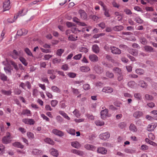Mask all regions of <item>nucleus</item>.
<instances>
[{"label": "nucleus", "instance_id": "obj_1", "mask_svg": "<svg viewBox=\"0 0 157 157\" xmlns=\"http://www.w3.org/2000/svg\"><path fill=\"white\" fill-rule=\"evenodd\" d=\"M13 137L11 136V134L9 132H7L6 136L2 138V142L5 144H9L11 142V139Z\"/></svg>", "mask_w": 157, "mask_h": 157}, {"label": "nucleus", "instance_id": "obj_2", "mask_svg": "<svg viewBox=\"0 0 157 157\" xmlns=\"http://www.w3.org/2000/svg\"><path fill=\"white\" fill-rule=\"evenodd\" d=\"M10 0L5 1L3 3V12L9 10L11 7L10 5Z\"/></svg>", "mask_w": 157, "mask_h": 157}, {"label": "nucleus", "instance_id": "obj_3", "mask_svg": "<svg viewBox=\"0 0 157 157\" xmlns=\"http://www.w3.org/2000/svg\"><path fill=\"white\" fill-rule=\"evenodd\" d=\"M110 135L109 133L107 132L103 133L100 135L99 138L101 140H106L108 139L110 137Z\"/></svg>", "mask_w": 157, "mask_h": 157}, {"label": "nucleus", "instance_id": "obj_4", "mask_svg": "<svg viewBox=\"0 0 157 157\" xmlns=\"http://www.w3.org/2000/svg\"><path fill=\"white\" fill-rule=\"evenodd\" d=\"M22 121L26 124L33 125L35 123V121L32 119L24 118Z\"/></svg>", "mask_w": 157, "mask_h": 157}, {"label": "nucleus", "instance_id": "obj_5", "mask_svg": "<svg viewBox=\"0 0 157 157\" xmlns=\"http://www.w3.org/2000/svg\"><path fill=\"white\" fill-rule=\"evenodd\" d=\"M101 118L104 119L106 117H109L108 115V110L107 109L102 110L101 112Z\"/></svg>", "mask_w": 157, "mask_h": 157}, {"label": "nucleus", "instance_id": "obj_6", "mask_svg": "<svg viewBox=\"0 0 157 157\" xmlns=\"http://www.w3.org/2000/svg\"><path fill=\"white\" fill-rule=\"evenodd\" d=\"M21 53L20 51L18 52L15 50L13 51L11 55V57L14 59H17L20 56Z\"/></svg>", "mask_w": 157, "mask_h": 157}, {"label": "nucleus", "instance_id": "obj_7", "mask_svg": "<svg viewBox=\"0 0 157 157\" xmlns=\"http://www.w3.org/2000/svg\"><path fill=\"white\" fill-rule=\"evenodd\" d=\"M52 132L54 134L60 137L63 136L64 135V133L62 131L57 129H53Z\"/></svg>", "mask_w": 157, "mask_h": 157}, {"label": "nucleus", "instance_id": "obj_8", "mask_svg": "<svg viewBox=\"0 0 157 157\" xmlns=\"http://www.w3.org/2000/svg\"><path fill=\"white\" fill-rule=\"evenodd\" d=\"M111 49L112 53L114 54H120L121 53V50L116 47H112Z\"/></svg>", "mask_w": 157, "mask_h": 157}, {"label": "nucleus", "instance_id": "obj_9", "mask_svg": "<svg viewBox=\"0 0 157 157\" xmlns=\"http://www.w3.org/2000/svg\"><path fill=\"white\" fill-rule=\"evenodd\" d=\"M79 13L80 14L81 18L83 19H86L87 18V15L86 13L83 10H79Z\"/></svg>", "mask_w": 157, "mask_h": 157}, {"label": "nucleus", "instance_id": "obj_10", "mask_svg": "<svg viewBox=\"0 0 157 157\" xmlns=\"http://www.w3.org/2000/svg\"><path fill=\"white\" fill-rule=\"evenodd\" d=\"M73 21L77 23L78 25L82 26H86V24L83 22L79 21V20L76 17H74L73 18Z\"/></svg>", "mask_w": 157, "mask_h": 157}, {"label": "nucleus", "instance_id": "obj_11", "mask_svg": "<svg viewBox=\"0 0 157 157\" xmlns=\"http://www.w3.org/2000/svg\"><path fill=\"white\" fill-rule=\"evenodd\" d=\"M89 59L91 61L95 62L98 61V57L95 54H92L89 55Z\"/></svg>", "mask_w": 157, "mask_h": 157}, {"label": "nucleus", "instance_id": "obj_12", "mask_svg": "<svg viewBox=\"0 0 157 157\" xmlns=\"http://www.w3.org/2000/svg\"><path fill=\"white\" fill-rule=\"evenodd\" d=\"M144 48L145 51L148 52H154V48L151 47L147 45L144 47Z\"/></svg>", "mask_w": 157, "mask_h": 157}, {"label": "nucleus", "instance_id": "obj_13", "mask_svg": "<svg viewBox=\"0 0 157 157\" xmlns=\"http://www.w3.org/2000/svg\"><path fill=\"white\" fill-rule=\"evenodd\" d=\"M113 89L110 87H105L102 90L103 92L108 93H111L113 91Z\"/></svg>", "mask_w": 157, "mask_h": 157}, {"label": "nucleus", "instance_id": "obj_14", "mask_svg": "<svg viewBox=\"0 0 157 157\" xmlns=\"http://www.w3.org/2000/svg\"><path fill=\"white\" fill-rule=\"evenodd\" d=\"M143 114V113L141 111H136L133 114V116L136 118H139Z\"/></svg>", "mask_w": 157, "mask_h": 157}, {"label": "nucleus", "instance_id": "obj_15", "mask_svg": "<svg viewBox=\"0 0 157 157\" xmlns=\"http://www.w3.org/2000/svg\"><path fill=\"white\" fill-rule=\"evenodd\" d=\"M80 70L82 72H87L89 71L90 69L88 66H83L80 67Z\"/></svg>", "mask_w": 157, "mask_h": 157}, {"label": "nucleus", "instance_id": "obj_16", "mask_svg": "<svg viewBox=\"0 0 157 157\" xmlns=\"http://www.w3.org/2000/svg\"><path fill=\"white\" fill-rule=\"evenodd\" d=\"M21 115H26L28 116H31V111L30 110L27 109L22 110L21 113Z\"/></svg>", "mask_w": 157, "mask_h": 157}, {"label": "nucleus", "instance_id": "obj_17", "mask_svg": "<svg viewBox=\"0 0 157 157\" xmlns=\"http://www.w3.org/2000/svg\"><path fill=\"white\" fill-rule=\"evenodd\" d=\"M84 147L88 150H94L95 149V147L93 145L89 144H87L84 146Z\"/></svg>", "mask_w": 157, "mask_h": 157}, {"label": "nucleus", "instance_id": "obj_18", "mask_svg": "<svg viewBox=\"0 0 157 157\" xmlns=\"http://www.w3.org/2000/svg\"><path fill=\"white\" fill-rule=\"evenodd\" d=\"M0 79L3 81H6L7 80L8 77L4 74L0 73Z\"/></svg>", "mask_w": 157, "mask_h": 157}, {"label": "nucleus", "instance_id": "obj_19", "mask_svg": "<svg viewBox=\"0 0 157 157\" xmlns=\"http://www.w3.org/2000/svg\"><path fill=\"white\" fill-rule=\"evenodd\" d=\"M71 152L79 155H82L83 153L82 151L76 149H73L71 151Z\"/></svg>", "mask_w": 157, "mask_h": 157}, {"label": "nucleus", "instance_id": "obj_20", "mask_svg": "<svg viewBox=\"0 0 157 157\" xmlns=\"http://www.w3.org/2000/svg\"><path fill=\"white\" fill-rule=\"evenodd\" d=\"M71 145L72 147L76 148H79L81 147L79 143L76 141L72 142Z\"/></svg>", "mask_w": 157, "mask_h": 157}, {"label": "nucleus", "instance_id": "obj_21", "mask_svg": "<svg viewBox=\"0 0 157 157\" xmlns=\"http://www.w3.org/2000/svg\"><path fill=\"white\" fill-rule=\"evenodd\" d=\"M13 145L15 147L21 149L23 148L24 147V145H22L21 143L19 142H15L13 143Z\"/></svg>", "mask_w": 157, "mask_h": 157}, {"label": "nucleus", "instance_id": "obj_22", "mask_svg": "<svg viewBox=\"0 0 157 157\" xmlns=\"http://www.w3.org/2000/svg\"><path fill=\"white\" fill-rule=\"evenodd\" d=\"M1 92L2 94L7 96L10 95L12 93V91L10 90H2Z\"/></svg>", "mask_w": 157, "mask_h": 157}, {"label": "nucleus", "instance_id": "obj_23", "mask_svg": "<svg viewBox=\"0 0 157 157\" xmlns=\"http://www.w3.org/2000/svg\"><path fill=\"white\" fill-rule=\"evenodd\" d=\"M139 85L142 87L145 88H146L147 86V83L142 80L139 81Z\"/></svg>", "mask_w": 157, "mask_h": 157}, {"label": "nucleus", "instance_id": "obj_24", "mask_svg": "<svg viewBox=\"0 0 157 157\" xmlns=\"http://www.w3.org/2000/svg\"><path fill=\"white\" fill-rule=\"evenodd\" d=\"M130 130L133 132H136L137 131L136 126L133 124H131L129 127Z\"/></svg>", "mask_w": 157, "mask_h": 157}, {"label": "nucleus", "instance_id": "obj_25", "mask_svg": "<svg viewBox=\"0 0 157 157\" xmlns=\"http://www.w3.org/2000/svg\"><path fill=\"white\" fill-rule=\"evenodd\" d=\"M32 153L33 155H38L42 153V151L36 149H34L33 150Z\"/></svg>", "mask_w": 157, "mask_h": 157}, {"label": "nucleus", "instance_id": "obj_26", "mask_svg": "<svg viewBox=\"0 0 157 157\" xmlns=\"http://www.w3.org/2000/svg\"><path fill=\"white\" fill-rule=\"evenodd\" d=\"M4 70L6 73L8 75H10L11 74V69L9 67H5Z\"/></svg>", "mask_w": 157, "mask_h": 157}, {"label": "nucleus", "instance_id": "obj_27", "mask_svg": "<svg viewBox=\"0 0 157 157\" xmlns=\"http://www.w3.org/2000/svg\"><path fill=\"white\" fill-rule=\"evenodd\" d=\"M124 27L122 25L116 26L113 28V29L115 31H119L123 29Z\"/></svg>", "mask_w": 157, "mask_h": 157}, {"label": "nucleus", "instance_id": "obj_28", "mask_svg": "<svg viewBox=\"0 0 157 157\" xmlns=\"http://www.w3.org/2000/svg\"><path fill=\"white\" fill-rule=\"evenodd\" d=\"M107 152V150L103 147L99 148V153L102 154H105Z\"/></svg>", "mask_w": 157, "mask_h": 157}, {"label": "nucleus", "instance_id": "obj_29", "mask_svg": "<svg viewBox=\"0 0 157 157\" xmlns=\"http://www.w3.org/2000/svg\"><path fill=\"white\" fill-rule=\"evenodd\" d=\"M78 38V37L77 36H76L75 37L74 35H71L68 37V40L71 41H74L76 40Z\"/></svg>", "mask_w": 157, "mask_h": 157}, {"label": "nucleus", "instance_id": "obj_30", "mask_svg": "<svg viewBox=\"0 0 157 157\" xmlns=\"http://www.w3.org/2000/svg\"><path fill=\"white\" fill-rule=\"evenodd\" d=\"M19 59L20 61L24 64L25 66H26L28 65V63L26 60L22 57H20Z\"/></svg>", "mask_w": 157, "mask_h": 157}, {"label": "nucleus", "instance_id": "obj_31", "mask_svg": "<svg viewBox=\"0 0 157 157\" xmlns=\"http://www.w3.org/2000/svg\"><path fill=\"white\" fill-rule=\"evenodd\" d=\"M52 91L54 92L59 93L60 92V89L57 86H52L51 87Z\"/></svg>", "mask_w": 157, "mask_h": 157}, {"label": "nucleus", "instance_id": "obj_32", "mask_svg": "<svg viewBox=\"0 0 157 157\" xmlns=\"http://www.w3.org/2000/svg\"><path fill=\"white\" fill-rule=\"evenodd\" d=\"M134 97L137 100H140L142 99V96L141 94L138 93H136L134 94Z\"/></svg>", "mask_w": 157, "mask_h": 157}, {"label": "nucleus", "instance_id": "obj_33", "mask_svg": "<svg viewBox=\"0 0 157 157\" xmlns=\"http://www.w3.org/2000/svg\"><path fill=\"white\" fill-rule=\"evenodd\" d=\"M129 52L132 55L135 56H137L138 53V51L137 50L133 49L130 50Z\"/></svg>", "mask_w": 157, "mask_h": 157}, {"label": "nucleus", "instance_id": "obj_34", "mask_svg": "<svg viewBox=\"0 0 157 157\" xmlns=\"http://www.w3.org/2000/svg\"><path fill=\"white\" fill-rule=\"evenodd\" d=\"M44 141L45 142L50 144L53 145L54 144V142L50 138H46L44 139Z\"/></svg>", "mask_w": 157, "mask_h": 157}, {"label": "nucleus", "instance_id": "obj_35", "mask_svg": "<svg viewBox=\"0 0 157 157\" xmlns=\"http://www.w3.org/2000/svg\"><path fill=\"white\" fill-rule=\"evenodd\" d=\"M25 10V9L24 8L21 11H19L18 13V15L17 16V17H16L15 19H16L17 18V16H23L24 15H25L26 13H27L28 11V10H26L25 12V13H23V11Z\"/></svg>", "mask_w": 157, "mask_h": 157}, {"label": "nucleus", "instance_id": "obj_36", "mask_svg": "<svg viewBox=\"0 0 157 157\" xmlns=\"http://www.w3.org/2000/svg\"><path fill=\"white\" fill-rule=\"evenodd\" d=\"M145 98L147 100L151 101L153 99V97L152 95L148 94H146L145 95Z\"/></svg>", "mask_w": 157, "mask_h": 157}, {"label": "nucleus", "instance_id": "obj_37", "mask_svg": "<svg viewBox=\"0 0 157 157\" xmlns=\"http://www.w3.org/2000/svg\"><path fill=\"white\" fill-rule=\"evenodd\" d=\"M10 63L14 67V69L16 71H18L19 69V68L18 67V66L16 63L12 61H10Z\"/></svg>", "mask_w": 157, "mask_h": 157}, {"label": "nucleus", "instance_id": "obj_38", "mask_svg": "<svg viewBox=\"0 0 157 157\" xmlns=\"http://www.w3.org/2000/svg\"><path fill=\"white\" fill-rule=\"evenodd\" d=\"M113 71L115 72V73H117L118 74V75H120L122 74L121 70L118 67H115L113 68Z\"/></svg>", "mask_w": 157, "mask_h": 157}, {"label": "nucleus", "instance_id": "obj_39", "mask_svg": "<svg viewBox=\"0 0 157 157\" xmlns=\"http://www.w3.org/2000/svg\"><path fill=\"white\" fill-rule=\"evenodd\" d=\"M24 51L28 55L30 56H32L33 57L32 53H31V51L29 48H25Z\"/></svg>", "mask_w": 157, "mask_h": 157}, {"label": "nucleus", "instance_id": "obj_40", "mask_svg": "<svg viewBox=\"0 0 157 157\" xmlns=\"http://www.w3.org/2000/svg\"><path fill=\"white\" fill-rule=\"evenodd\" d=\"M51 154L52 155L57 157L58 155V152L57 150L53 149L51 152Z\"/></svg>", "mask_w": 157, "mask_h": 157}, {"label": "nucleus", "instance_id": "obj_41", "mask_svg": "<svg viewBox=\"0 0 157 157\" xmlns=\"http://www.w3.org/2000/svg\"><path fill=\"white\" fill-rule=\"evenodd\" d=\"M64 52V50L63 49H58L56 52V54L59 56H61L62 54Z\"/></svg>", "mask_w": 157, "mask_h": 157}, {"label": "nucleus", "instance_id": "obj_42", "mask_svg": "<svg viewBox=\"0 0 157 157\" xmlns=\"http://www.w3.org/2000/svg\"><path fill=\"white\" fill-rule=\"evenodd\" d=\"M92 50L94 52L97 53L98 52V46L97 44H94L92 46Z\"/></svg>", "mask_w": 157, "mask_h": 157}, {"label": "nucleus", "instance_id": "obj_43", "mask_svg": "<svg viewBox=\"0 0 157 157\" xmlns=\"http://www.w3.org/2000/svg\"><path fill=\"white\" fill-rule=\"evenodd\" d=\"M103 10L104 11V13L105 16L108 17L110 16V15L109 13V10L107 7L106 8L103 7Z\"/></svg>", "mask_w": 157, "mask_h": 157}, {"label": "nucleus", "instance_id": "obj_44", "mask_svg": "<svg viewBox=\"0 0 157 157\" xmlns=\"http://www.w3.org/2000/svg\"><path fill=\"white\" fill-rule=\"evenodd\" d=\"M136 73L140 75H142L144 74V70L141 69H137L136 70Z\"/></svg>", "mask_w": 157, "mask_h": 157}, {"label": "nucleus", "instance_id": "obj_45", "mask_svg": "<svg viewBox=\"0 0 157 157\" xmlns=\"http://www.w3.org/2000/svg\"><path fill=\"white\" fill-rule=\"evenodd\" d=\"M140 41L141 43L143 45L146 44L147 42V40L144 37H141L140 39Z\"/></svg>", "mask_w": 157, "mask_h": 157}, {"label": "nucleus", "instance_id": "obj_46", "mask_svg": "<svg viewBox=\"0 0 157 157\" xmlns=\"http://www.w3.org/2000/svg\"><path fill=\"white\" fill-rule=\"evenodd\" d=\"M106 75L107 77L110 78H113L114 77L113 74L112 72H110L109 71L106 72Z\"/></svg>", "mask_w": 157, "mask_h": 157}, {"label": "nucleus", "instance_id": "obj_47", "mask_svg": "<svg viewBox=\"0 0 157 157\" xmlns=\"http://www.w3.org/2000/svg\"><path fill=\"white\" fill-rule=\"evenodd\" d=\"M124 151L127 153L131 154L134 153L135 152V150L130 149H125L124 150Z\"/></svg>", "mask_w": 157, "mask_h": 157}, {"label": "nucleus", "instance_id": "obj_48", "mask_svg": "<svg viewBox=\"0 0 157 157\" xmlns=\"http://www.w3.org/2000/svg\"><path fill=\"white\" fill-rule=\"evenodd\" d=\"M27 135L28 138L30 139H33L34 138V134L30 132H28L27 133Z\"/></svg>", "mask_w": 157, "mask_h": 157}, {"label": "nucleus", "instance_id": "obj_49", "mask_svg": "<svg viewBox=\"0 0 157 157\" xmlns=\"http://www.w3.org/2000/svg\"><path fill=\"white\" fill-rule=\"evenodd\" d=\"M5 146L2 144H0V155L4 153Z\"/></svg>", "mask_w": 157, "mask_h": 157}, {"label": "nucleus", "instance_id": "obj_50", "mask_svg": "<svg viewBox=\"0 0 157 157\" xmlns=\"http://www.w3.org/2000/svg\"><path fill=\"white\" fill-rule=\"evenodd\" d=\"M126 123L124 122H122L119 123L118 124V126L121 128H124L126 126Z\"/></svg>", "mask_w": 157, "mask_h": 157}, {"label": "nucleus", "instance_id": "obj_51", "mask_svg": "<svg viewBox=\"0 0 157 157\" xmlns=\"http://www.w3.org/2000/svg\"><path fill=\"white\" fill-rule=\"evenodd\" d=\"M58 103V101L57 100H54L51 101V105L53 107H55Z\"/></svg>", "mask_w": 157, "mask_h": 157}, {"label": "nucleus", "instance_id": "obj_52", "mask_svg": "<svg viewBox=\"0 0 157 157\" xmlns=\"http://www.w3.org/2000/svg\"><path fill=\"white\" fill-rule=\"evenodd\" d=\"M72 91L75 95H77L79 94L80 92L78 90L74 88H72Z\"/></svg>", "mask_w": 157, "mask_h": 157}, {"label": "nucleus", "instance_id": "obj_53", "mask_svg": "<svg viewBox=\"0 0 157 157\" xmlns=\"http://www.w3.org/2000/svg\"><path fill=\"white\" fill-rule=\"evenodd\" d=\"M61 61V59H58L57 58H56L54 59L53 60L52 62L53 63L55 64L58 63H60Z\"/></svg>", "mask_w": 157, "mask_h": 157}, {"label": "nucleus", "instance_id": "obj_54", "mask_svg": "<svg viewBox=\"0 0 157 157\" xmlns=\"http://www.w3.org/2000/svg\"><path fill=\"white\" fill-rule=\"evenodd\" d=\"M135 20L136 22L139 24H141L143 22V21L139 17H137L135 18Z\"/></svg>", "mask_w": 157, "mask_h": 157}, {"label": "nucleus", "instance_id": "obj_55", "mask_svg": "<svg viewBox=\"0 0 157 157\" xmlns=\"http://www.w3.org/2000/svg\"><path fill=\"white\" fill-rule=\"evenodd\" d=\"M68 76L71 78H74L76 77V74L73 72H69L67 74Z\"/></svg>", "mask_w": 157, "mask_h": 157}, {"label": "nucleus", "instance_id": "obj_56", "mask_svg": "<svg viewBox=\"0 0 157 157\" xmlns=\"http://www.w3.org/2000/svg\"><path fill=\"white\" fill-rule=\"evenodd\" d=\"M135 82L133 81H130L129 82L128 84V86L129 87L132 88L134 86Z\"/></svg>", "mask_w": 157, "mask_h": 157}, {"label": "nucleus", "instance_id": "obj_57", "mask_svg": "<svg viewBox=\"0 0 157 157\" xmlns=\"http://www.w3.org/2000/svg\"><path fill=\"white\" fill-rule=\"evenodd\" d=\"M80 51L86 53L88 52V49L86 48L81 47L80 48Z\"/></svg>", "mask_w": 157, "mask_h": 157}, {"label": "nucleus", "instance_id": "obj_58", "mask_svg": "<svg viewBox=\"0 0 157 157\" xmlns=\"http://www.w3.org/2000/svg\"><path fill=\"white\" fill-rule=\"evenodd\" d=\"M83 87L85 90H87L89 89L90 88V86L87 84H85L83 85Z\"/></svg>", "mask_w": 157, "mask_h": 157}, {"label": "nucleus", "instance_id": "obj_59", "mask_svg": "<svg viewBox=\"0 0 157 157\" xmlns=\"http://www.w3.org/2000/svg\"><path fill=\"white\" fill-rule=\"evenodd\" d=\"M82 56V55L81 54H79L75 56L74 57L73 59L75 60H79L81 58Z\"/></svg>", "mask_w": 157, "mask_h": 157}, {"label": "nucleus", "instance_id": "obj_60", "mask_svg": "<svg viewBox=\"0 0 157 157\" xmlns=\"http://www.w3.org/2000/svg\"><path fill=\"white\" fill-rule=\"evenodd\" d=\"M56 118L57 121L59 123H62L63 121V119L60 116H57Z\"/></svg>", "mask_w": 157, "mask_h": 157}, {"label": "nucleus", "instance_id": "obj_61", "mask_svg": "<svg viewBox=\"0 0 157 157\" xmlns=\"http://www.w3.org/2000/svg\"><path fill=\"white\" fill-rule=\"evenodd\" d=\"M41 117L44 120H45L47 121H49L50 120L49 118L44 114H41Z\"/></svg>", "mask_w": 157, "mask_h": 157}, {"label": "nucleus", "instance_id": "obj_62", "mask_svg": "<svg viewBox=\"0 0 157 157\" xmlns=\"http://www.w3.org/2000/svg\"><path fill=\"white\" fill-rule=\"evenodd\" d=\"M40 48L41 51L45 53H48L51 52V50L46 49L42 48Z\"/></svg>", "mask_w": 157, "mask_h": 157}, {"label": "nucleus", "instance_id": "obj_63", "mask_svg": "<svg viewBox=\"0 0 157 157\" xmlns=\"http://www.w3.org/2000/svg\"><path fill=\"white\" fill-rule=\"evenodd\" d=\"M69 67L67 64H64L62 66L61 69L64 70L66 71L68 69Z\"/></svg>", "mask_w": 157, "mask_h": 157}, {"label": "nucleus", "instance_id": "obj_64", "mask_svg": "<svg viewBox=\"0 0 157 157\" xmlns=\"http://www.w3.org/2000/svg\"><path fill=\"white\" fill-rule=\"evenodd\" d=\"M90 17L94 21H97L98 18V17L95 15H91L90 16Z\"/></svg>", "mask_w": 157, "mask_h": 157}]
</instances>
